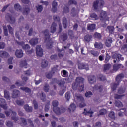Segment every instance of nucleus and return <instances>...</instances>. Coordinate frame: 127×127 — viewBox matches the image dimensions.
<instances>
[{
    "instance_id": "f257e3e1",
    "label": "nucleus",
    "mask_w": 127,
    "mask_h": 127,
    "mask_svg": "<svg viewBox=\"0 0 127 127\" xmlns=\"http://www.w3.org/2000/svg\"><path fill=\"white\" fill-rule=\"evenodd\" d=\"M84 82H85V78L81 77H77L75 79L76 86V85H73V88L76 90L78 88L80 92H82V91H84Z\"/></svg>"
},
{
    "instance_id": "a18cd8bd",
    "label": "nucleus",
    "mask_w": 127,
    "mask_h": 127,
    "mask_svg": "<svg viewBox=\"0 0 127 127\" xmlns=\"http://www.w3.org/2000/svg\"><path fill=\"white\" fill-rule=\"evenodd\" d=\"M126 91V88L125 87H121L118 89V94H124L125 91Z\"/></svg>"
},
{
    "instance_id": "f3484780",
    "label": "nucleus",
    "mask_w": 127,
    "mask_h": 127,
    "mask_svg": "<svg viewBox=\"0 0 127 127\" xmlns=\"http://www.w3.org/2000/svg\"><path fill=\"white\" fill-rule=\"evenodd\" d=\"M100 17L101 20H106V18L107 17V13L106 11H101Z\"/></svg>"
},
{
    "instance_id": "e433bc0d",
    "label": "nucleus",
    "mask_w": 127,
    "mask_h": 127,
    "mask_svg": "<svg viewBox=\"0 0 127 127\" xmlns=\"http://www.w3.org/2000/svg\"><path fill=\"white\" fill-rule=\"evenodd\" d=\"M57 83L60 87H64V85H65V81H64V80H60L57 81Z\"/></svg>"
},
{
    "instance_id": "5701e85b",
    "label": "nucleus",
    "mask_w": 127,
    "mask_h": 127,
    "mask_svg": "<svg viewBox=\"0 0 127 127\" xmlns=\"http://www.w3.org/2000/svg\"><path fill=\"white\" fill-rule=\"evenodd\" d=\"M68 34L70 39H74L76 37L74 34V32L72 30H68Z\"/></svg>"
},
{
    "instance_id": "1a4fd4ad",
    "label": "nucleus",
    "mask_w": 127,
    "mask_h": 127,
    "mask_svg": "<svg viewBox=\"0 0 127 127\" xmlns=\"http://www.w3.org/2000/svg\"><path fill=\"white\" fill-rule=\"evenodd\" d=\"M19 97H20V91L18 90H13L11 98H12V99H16V98H19Z\"/></svg>"
},
{
    "instance_id": "58836bf2",
    "label": "nucleus",
    "mask_w": 127,
    "mask_h": 127,
    "mask_svg": "<svg viewBox=\"0 0 127 127\" xmlns=\"http://www.w3.org/2000/svg\"><path fill=\"white\" fill-rule=\"evenodd\" d=\"M15 84V85H17L18 87H20L21 86H24L26 83L22 81L21 82L20 80H17Z\"/></svg>"
},
{
    "instance_id": "6e6d98bb",
    "label": "nucleus",
    "mask_w": 127,
    "mask_h": 127,
    "mask_svg": "<svg viewBox=\"0 0 127 127\" xmlns=\"http://www.w3.org/2000/svg\"><path fill=\"white\" fill-rule=\"evenodd\" d=\"M90 53L92 54V55H93V56H99V52L97 51H94V50H91L90 51Z\"/></svg>"
},
{
    "instance_id": "a19ab883",
    "label": "nucleus",
    "mask_w": 127,
    "mask_h": 127,
    "mask_svg": "<svg viewBox=\"0 0 127 127\" xmlns=\"http://www.w3.org/2000/svg\"><path fill=\"white\" fill-rule=\"evenodd\" d=\"M65 81H66L67 83L73 82V75H72V74H69L68 77L65 79Z\"/></svg>"
},
{
    "instance_id": "c9c22d12",
    "label": "nucleus",
    "mask_w": 127,
    "mask_h": 127,
    "mask_svg": "<svg viewBox=\"0 0 127 127\" xmlns=\"http://www.w3.org/2000/svg\"><path fill=\"white\" fill-rule=\"evenodd\" d=\"M4 93L5 99H7V100H10V94H9V92L7 91V90H4Z\"/></svg>"
},
{
    "instance_id": "338daca9",
    "label": "nucleus",
    "mask_w": 127,
    "mask_h": 127,
    "mask_svg": "<svg viewBox=\"0 0 127 127\" xmlns=\"http://www.w3.org/2000/svg\"><path fill=\"white\" fill-rule=\"evenodd\" d=\"M85 96L87 98H90L91 96H93V93L91 91H88L85 93Z\"/></svg>"
},
{
    "instance_id": "39448f33",
    "label": "nucleus",
    "mask_w": 127,
    "mask_h": 127,
    "mask_svg": "<svg viewBox=\"0 0 127 127\" xmlns=\"http://www.w3.org/2000/svg\"><path fill=\"white\" fill-rule=\"evenodd\" d=\"M88 83L93 85L97 82V78L95 75H89L87 77Z\"/></svg>"
},
{
    "instance_id": "6e6552de",
    "label": "nucleus",
    "mask_w": 127,
    "mask_h": 127,
    "mask_svg": "<svg viewBox=\"0 0 127 127\" xmlns=\"http://www.w3.org/2000/svg\"><path fill=\"white\" fill-rule=\"evenodd\" d=\"M15 55L17 58H22L23 57V51L21 49H17L15 52Z\"/></svg>"
},
{
    "instance_id": "cd10ccee",
    "label": "nucleus",
    "mask_w": 127,
    "mask_h": 127,
    "mask_svg": "<svg viewBox=\"0 0 127 127\" xmlns=\"http://www.w3.org/2000/svg\"><path fill=\"white\" fill-rule=\"evenodd\" d=\"M92 38H93L92 35L87 34L84 36V40L86 41V42H90Z\"/></svg>"
},
{
    "instance_id": "2f4dec72",
    "label": "nucleus",
    "mask_w": 127,
    "mask_h": 127,
    "mask_svg": "<svg viewBox=\"0 0 127 127\" xmlns=\"http://www.w3.org/2000/svg\"><path fill=\"white\" fill-rule=\"evenodd\" d=\"M114 104L115 106L118 108H122L123 107V103L120 101L115 100Z\"/></svg>"
},
{
    "instance_id": "3c124183",
    "label": "nucleus",
    "mask_w": 127,
    "mask_h": 127,
    "mask_svg": "<svg viewBox=\"0 0 127 127\" xmlns=\"http://www.w3.org/2000/svg\"><path fill=\"white\" fill-rule=\"evenodd\" d=\"M94 90H99V92H101L102 90H103V86L100 85L98 86V85H95L93 87Z\"/></svg>"
},
{
    "instance_id": "423d86ee",
    "label": "nucleus",
    "mask_w": 127,
    "mask_h": 127,
    "mask_svg": "<svg viewBox=\"0 0 127 127\" xmlns=\"http://www.w3.org/2000/svg\"><path fill=\"white\" fill-rule=\"evenodd\" d=\"M5 18L7 21L10 23H14L15 22V19L12 17V15L9 13H7L5 15Z\"/></svg>"
},
{
    "instance_id": "052dcab7",
    "label": "nucleus",
    "mask_w": 127,
    "mask_h": 127,
    "mask_svg": "<svg viewBox=\"0 0 127 127\" xmlns=\"http://www.w3.org/2000/svg\"><path fill=\"white\" fill-rule=\"evenodd\" d=\"M68 4L69 5H71L72 4H74V5H77V1L75 0H70L68 1Z\"/></svg>"
},
{
    "instance_id": "4d7b16f0",
    "label": "nucleus",
    "mask_w": 127,
    "mask_h": 127,
    "mask_svg": "<svg viewBox=\"0 0 127 127\" xmlns=\"http://www.w3.org/2000/svg\"><path fill=\"white\" fill-rule=\"evenodd\" d=\"M59 71V69H58V66L56 65L54 66V67L52 69L51 72L53 73V74H54L55 72H58Z\"/></svg>"
},
{
    "instance_id": "9b49d317",
    "label": "nucleus",
    "mask_w": 127,
    "mask_h": 127,
    "mask_svg": "<svg viewBox=\"0 0 127 127\" xmlns=\"http://www.w3.org/2000/svg\"><path fill=\"white\" fill-rule=\"evenodd\" d=\"M0 106L1 107V108H3L4 110L7 109V106H6V102L5 101V99L3 98L0 99Z\"/></svg>"
},
{
    "instance_id": "72a5a7b5",
    "label": "nucleus",
    "mask_w": 127,
    "mask_h": 127,
    "mask_svg": "<svg viewBox=\"0 0 127 127\" xmlns=\"http://www.w3.org/2000/svg\"><path fill=\"white\" fill-rule=\"evenodd\" d=\"M48 66V62L46 60H43L42 62L41 67L42 68H46Z\"/></svg>"
},
{
    "instance_id": "4c0bfd02",
    "label": "nucleus",
    "mask_w": 127,
    "mask_h": 127,
    "mask_svg": "<svg viewBox=\"0 0 127 127\" xmlns=\"http://www.w3.org/2000/svg\"><path fill=\"white\" fill-rule=\"evenodd\" d=\"M68 110H69V112H71V111L74 112V111L76 110V105L74 103H72L71 104H70V107L68 108Z\"/></svg>"
},
{
    "instance_id": "69168bd1",
    "label": "nucleus",
    "mask_w": 127,
    "mask_h": 127,
    "mask_svg": "<svg viewBox=\"0 0 127 127\" xmlns=\"http://www.w3.org/2000/svg\"><path fill=\"white\" fill-rule=\"evenodd\" d=\"M90 17L92 18H94L95 20H98L99 19V17L95 13H92L90 14Z\"/></svg>"
},
{
    "instance_id": "7ed1b4c3",
    "label": "nucleus",
    "mask_w": 127,
    "mask_h": 127,
    "mask_svg": "<svg viewBox=\"0 0 127 127\" xmlns=\"http://www.w3.org/2000/svg\"><path fill=\"white\" fill-rule=\"evenodd\" d=\"M18 43L19 44V45H21V46H22L23 49L25 50L27 54H31V53H33V52H34V50H33V49H31V50H30V46H29V45L28 44L24 45V43L23 42H18Z\"/></svg>"
},
{
    "instance_id": "20e7f679",
    "label": "nucleus",
    "mask_w": 127,
    "mask_h": 127,
    "mask_svg": "<svg viewBox=\"0 0 127 127\" xmlns=\"http://www.w3.org/2000/svg\"><path fill=\"white\" fill-rule=\"evenodd\" d=\"M105 1L103 0H96L93 3V7L95 10L101 9L104 6Z\"/></svg>"
},
{
    "instance_id": "a878e982",
    "label": "nucleus",
    "mask_w": 127,
    "mask_h": 127,
    "mask_svg": "<svg viewBox=\"0 0 127 127\" xmlns=\"http://www.w3.org/2000/svg\"><path fill=\"white\" fill-rule=\"evenodd\" d=\"M56 26L57 25L55 23H53L51 27V33H54L56 31Z\"/></svg>"
},
{
    "instance_id": "8fccbe9b",
    "label": "nucleus",
    "mask_w": 127,
    "mask_h": 127,
    "mask_svg": "<svg viewBox=\"0 0 127 127\" xmlns=\"http://www.w3.org/2000/svg\"><path fill=\"white\" fill-rule=\"evenodd\" d=\"M111 67H112V65H111V64H106L104 65V71H107L108 70H110V69L111 68Z\"/></svg>"
},
{
    "instance_id": "09e8293b",
    "label": "nucleus",
    "mask_w": 127,
    "mask_h": 127,
    "mask_svg": "<svg viewBox=\"0 0 127 127\" xmlns=\"http://www.w3.org/2000/svg\"><path fill=\"white\" fill-rule=\"evenodd\" d=\"M40 97L41 100H42L43 102H45L46 100L45 98H46V96L45 95V94L43 93V92H42L40 94Z\"/></svg>"
},
{
    "instance_id": "b1692460",
    "label": "nucleus",
    "mask_w": 127,
    "mask_h": 127,
    "mask_svg": "<svg viewBox=\"0 0 127 127\" xmlns=\"http://www.w3.org/2000/svg\"><path fill=\"white\" fill-rule=\"evenodd\" d=\"M30 11V9L28 6H25V8H24V9L23 10L22 13L23 15H27L29 13Z\"/></svg>"
},
{
    "instance_id": "ea45409f",
    "label": "nucleus",
    "mask_w": 127,
    "mask_h": 127,
    "mask_svg": "<svg viewBox=\"0 0 127 127\" xmlns=\"http://www.w3.org/2000/svg\"><path fill=\"white\" fill-rule=\"evenodd\" d=\"M53 45V43L52 42V41L50 40L47 43L46 47L48 49H50V48H52Z\"/></svg>"
},
{
    "instance_id": "bb28decb",
    "label": "nucleus",
    "mask_w": 127,
    "mask_h": 127,
    "mask_svg": "<svg viewBox=\"0 0 127 127\" xmlns=\"http://www.w3.org/2000/svg\"><path fill=\"white\" fill-rule=\"evenodd\" d=\"M24 109L25 110L26 112H27L28 113H31V112H32V107L29 106L27 104L24 106Z\"/></svg>"
},
{
    "instance_id": "5fc2aeb1",
    "label": "nucleus",
    "mask_w": 127,
    "mask_h": 127,
    "mask_svg": "<svg viewBox=\"0 0 127 127\" xmlns=\"http://www.w3.org/2000/svg\"><path fill=\"white\" fill-rule=\"evenodd\" d=\"M84 112H83V114H84V115H85V116L87 115V114H94V112H93V111L91 110H89V111H87V109H84Z\"/></svg>"
},
{
    "instance_id": "4468645a",
    "label": "nucleus",
    "mask_w": 127,
    "mask_h": 127,
    "mask_svg": "<svg viewBox=\"0 0 127 127\" xmlns=\"http://www.w3.org/2000/svg\"><path fill=\"white\" fill-rule=\"evenodd\" d=\"M79 13V10L76 9L75 7H73L71 9L70 14L72 17H75L78 15Z\"/></svg>"
},
{
    "instance_id": "bf43d9fd",
    "label": "nucleus",
    "mask_w": 127,
    "mask_h": 127,
    "mask_svg": "<svg viewBox=\"0 0 127 127\" xmlns=\"http://www.w3.org/2000/svg\"><path fill=\"white\" fill-rule=\"evenodd\" d=\"M6 125L8 127H13V122L11 121H8L6 122Z\"/></svg>"
},
{
    "instance_id": "412c9836",
    "label": "nucleus",
    "mask_w": 127,
    "mask_h": 127,
    "mask_svg": "<svg viewBox=\"0 0 127 127\" xmlns=\"http://www.w3.org/2000/svg\"><path fill=\"white\" fill-rule=\"evenodd\" d=\"M112 42H113V40L112 38H108L106 40V42H105L106 46L107 47H110Z\"/></svg>"
},
{
    "instance_id": "f8f14e48",
    "label": "nucleus",
    "mask_w": 127,
    "mask_h": 127,
    "mask_svg": "<svg viewBox=\"0 0 127 127\" xmlns=\"http://www.w3.org/2000/svg\"><path fill=\"white\" fill-rule=\"evenodd\" d=\"M75 98L79 103H84L85 102V99L83 97L81 94H75Z\"/></svg>"
},
{
    "instance_id": "37998d69",
    "label": "nucleus",
    "mask_w": 127,
    "mask_h": 127,
    "mask_svg": "<svg viewBox=\"0 0 127 127\" xmlns=\"http://www.w3.org/2000/svg\"><path fill=\"white\" fill-rule=\"evenodd\" d=\"M107 113V110L105 109H101L99 112V114H98V117H100V116H103L105 115Z\"/></svg>"
},
{
    "instance_id": "680f3d73",
    "label": "nucleus",
    "mask_w": 127,
    "mask_h": 127,
    "mask_svg": "<svg viewBox=\"0 0 127 127\" xmlns=\"http://www.w3.org/2000/svg\"><path fill=\"white\" fill-rule=\"evenodd\" d=\"M52 105L53 107H54V108H55V107H57V106H58V105H59L58 101H57L56 100H53L52 102Z\"/></svg>"
},
{
    "instance_id": "0e129e2a",
    "label": "nucleus",
    "mask_w": 127,
    "mask_h": 127,
    "mask_svg": "<svg viewBox=\"0 0 127 127\" xmlns=\"http://www.w3.org/2000/svg\"><path fill=\"white\" fill-rule=\"evenodd\" d=\"M44 35L47 37L46 39H49V38L50 37V35H49V31L48 30H45L44 32Z\"/></svg>"
},
{
    "instance_id": "49530a36",
    "label": "nucleus",
    "mask_w": 127,
    "mask_h": 127,
    "mask_svg": "<svg viewBox=\"0 0 127 127\" xmlns=\"http://www.w3.org/2000/svg\"><path fill=\"white\" fill-rule=\"evenodd\" d=\"M16 103L18 106H23L24 105V101L23 100H17L16 101Z\"/></svg>"
},
{
    "instance_id": "aec40b11",
    "label": "nucleus",
    "mask_w": 127,
    "mask_h": 127,
    "mask_svg": "<svg viewBox=\"0 0 127 127\" xmlns=\"http://www.w3.org/2000/svg\"><path fill=\"white\" fill-rule=\"evenodd\" d=\"M106 30L109 32L110 34H114L115 28L113 26H108Z\"/></svg>"
},
{
    "instance_id": "9d476101",
    "label": "nucleus",
    "mask_w": 127,
    "mask_h": 127,
    "mask_svg": "<svg viewBox=\"0 0 127 127\" xmlns=\"http://www.w3.org/2000/svg\"><path fill=\"white\" fill-rule=\"evenodd\" d=\"M36 54L37 56H42L43 55V49L41 48V47L39 45H37L36 47Z\"/></svg>"
},
{
    "instance_id": "79ce46f5",
    "label": "nucleus",
    "mask_w": 127,
    "mask_h": 127,
    "mask_svg": "<svg viewBox=\"0 0 127 127\" xmlns=\"http://www.w3.org/2000/svg\"><path fill=\"white\" fill-rule=\"evenodd\" d=\"M7 27L10 34L13 35V31H14L13 28H12L10 25H7Z\"/></svg>"
},
{
    "instance_id": "de8ad7c7",
    "label": "nucleus",
    "mask_w": 127,
    "mask_h": 127,
    "mask_svg": "<svg viewBox=\"0 0 127 127\" xmlns=\"http://www.w3.org/2000/svg\"><path fill=\"white\" fill-rule=\"evenodd\" d=\"M14 7L17 11H21V6L19 4H15L14 6Z\"/></svg>"
},
{
    "instance_id": "a211bd4d",
    "label": "nucleus",
    "mask_w": 127,
    "mask_h": 127,
    "mask_svg": "<svg viewBox=\"0 0 127 127\" xmlns=\"http://www.w3.org/2000/svg\"><path fill=\"white\" fill-rule=\"evenodd\" d=\"M29 43L31 45H33V46L36 45V44L38 43V38H32L29 41Z\"/></svg>"
},
{
    "instance_id": "13d9d810",
    "label": "nucleus",
    "mask_w": 127,
    "mask_h": 127,
    "mask_svg": "<svg viewBox=\"0 0 127 127\" xmlns=\"http://www.w3.org/2000/svg\"><path fill=\"white\" fill-rule=\"evenodd\" d=\"M52 76H53V73L52 71L46 74V77L47 79H51V78H52Z\"/></svg>"
},
{
    "instance_id": "f03ea898",
    "label": "nucleus",
    "mask_w": 127,
    "mask_h": 127,
    "mask_svg": "<svg viewBox=\"0 0 127 127\" xmlns=\"http://www.w3.org/2000/svg\"><path fill=\"white\" fill-rule=\"evenodd\" d=\"M124 78V74H120L117 76L116 78V82L111 84V90L112 91H116L118 88V86L120 85L121 80Z\"/></svg>"
},
{
    "instance_id": "c756f323",
    "label": "nucleus",
    "mask_w": 127,
    "mask_h": 127,
    "mask_svg": "<svg viewBox=\"0 0 127 127\" xmlns=\"http://www.w3.org/2000/svg\"><path fill=\"white\" fill-rule=\"evenodd\" d=\"M120 68H123V65L121 64H115L113 65V70L115 71V72H117L118 69H120Z\"/></svg>"
},
{
    "instance_id": "dca6fc26",
    "label": "nucleus",
    "mask_w": 127,
    "mask_h": 127,
    "mask_svg": "<svg viewBox=\"0 0 127 127\" xmlns=\"http://www.w3.org/2000/svg\"><path fill=\"white\" fill-rule=\"evenodd\" d=\"M19 66L20 68H23V67H25V68H27L26 66H27V62L26 60H24L20 61Z\"/></svg>"
},
{
    "instance_id": "c85d7f7f",
    "label": "nucleus",
    "mask_w": 127,
    "mask_h": 127,
    "mask_svg": "<svg viewBox=\"0 0 127 127\" xmlns=\"http://www.w3.org/2000/svg\"><path fill=\"white\" fill-rule=\"evenodd\" d=\"M62 21L64 28H67V26L68 25V20L67 19L66 17H64V18H63Z\"/></svg>"
},
{
    "instance_id": "ddd939ff",
    "label": "nucleus",
    "mask_w": 127,
    "mask_h": 127,
    "mask_svg": "<svg viewBox=\"0 0 127 127\" xmlns=\"http://www.w3.org/2000/svg\"><path fill=\"white\" fill-rule=\"evenodd\" d=\"M9 56V54L8 52L5 51H0V57L1 58H7Z\"/></svg>"
},
{
    "instance_id": "7c9ffc66",
    "label": "nucleus",
    "mask_w": 127,
    "mask_h": 127,
    "mask_svg": "<svg viewBox=\"0 0 127 127\" xmlns=\"http://www.w3.org/2000/svg\"><path fill=\"white\" fill-rule=\"evenodd\" d=\"M87 29L88 30H91V31L93 30H95V29H96V24H91L88 25L87 26Z\"/></svg>"
},
{
    "instance_id": "2eb2a0df",
    "label": "nucleus",
    "mask_w": 127,
    "mask_h": 127,
    "mask_svg": "<svg viewBox=\"0 0 127 127\" xmlns=\"http://www.w3.org/2000/svg\"><path fill=\"white\" fill-rule=\"evenodd\" d=\"M78 67L79 70H83L84 69H85V70H86V71H88L89 70V67L88 66H86L83 63H79L78 64Z\"/></svg>"
},
{
    "instance_id": "f704fd0d",
    "label": "nucleus",
    "mask_w": 127,
    "mask_h": 127,
    "mask_svg": "<svg viewBox=\"0 0 127 127\" xmlns=\"http://www.w3.org/2000/svg\"><path fill=\"white\" fill-rule=\"evenodd\" d=\"M49 88H50L49 84H48V83H45L44 84V86L43 87L44 91L46 93L49 92Z\"/></svg>"
},
{
    "instance_id": "393cba45",
    "label": "nucleus",
    "mask_w": 127,
    "mask_h": 127,
    "mask_svg": "<svg viewBox=\"0 0 127 127\" xmlns=\"http://www.w3.org/2000/svg\"><path fill=\"white\" fill-rule=\"evenodd\" d=\"M20 90H22V91H24V92L28 93V94H31V89L27 87H21Z\"/></svg>"
},
{
    "instance_id": "473e14b6",
    "label": "nucleus",
    "mask_w": 127,
    "mask_h": 127,
    "mask_svg": "<svg viewBox=\"0 0 127 127\" xmlns=\"http://www.w3.org/2000/svg\"><path fill=\"white\" fill-rule=\"evenodd\" d=\"M54 112L56 114V115H61V109L59 107H56L54 108Z\"/></svg>"
},
{
    "instance_id": "6ab92c4d",
    "label": "nucleus",
    "mask_w": 127,
    "mask_h": 127,
    "mask_svg": "<svg viewBox=\"0 0 127 127\" xmlns=\"http://www.w3.org/2000/svg\"><path fill=\"white\" fill-rule=\"evenodd\" d=\"M59 39L60 41H65V40H67V39H68V35H67V34L66 33L61 35L60 36Z\"/></svg>"
},
{
    "instance_id": "4be33fe9",
    "label": "nucleus",
    "mask_w": 127,
    "mask_h": 127,
    "mask_svg": "<svg viewBox=\"0 0 127 127\" xmlns=\"http://www.w3.org/2000/svg\"><path fill=\"white\" fill-rule=\"evenodd\" d=\"M94 47L95 48H97L98 49H102V48H103L104 45L103 44H102V43L100 42V43H98L97 42H96L94 43Z\"/></svg>"
},
{
    "instance_id": "774afa93",
    "label": "nucleus",
    "mask_w": 127,
    "mask_h": 127,
    "mask_svg": "<svg viewBox=\"0 0 127 127\" xmlns=\"http://www.w3.org/2000/svg\"><path fill=\"white\" fill-rule=\"evenodd\" d=\"M27 121L29 124H30V127H34V124H33V121L31 120V119H28Z\"/></svg>"
},
{
    "instance_id": "c03bdc74",
    "label": "nucleus",
    "mask_w": 127,
    "mask_h": 127,
    "mask_svg": "<svg viewBox=\"0 0 127 127\" xmlns=\"http://www.w3.org/2000/svg\"><path fill=\"white\" fill-rule=\"evenodd\" d=\"M36 8L38 13L42 12V10H43V7L42 5H38L36 6Z\"/></svg>"
},
{
    "instance_id": "e2e57ef3",
    "label": "nucleus",
    "mask_w": 127,
    "mask_h": 127,
    "mask_svg": "<svg viewBox=\"0 0 127 127\" xmlns=\"http://www.w3.org/2000/svg\"><path fill=\"white\" fill-rule=\"evenodd\" d=\"M109 118H111L112 120H115V112L111 111L109 114Z\"/></svg>"
},
{
    "instance_id": "864d4df0",
    "label": "nucleus",
    "mask_w": 127,
    "mask_h": 127,
    "mask_svg": "<svg viewBox=\"0 0 127 127\" xmlns=\"http://www.w3.org/2000/svg\"><path fill=\"white\" fill-rule=\"evenodd\" d=\"M65 99L67 101H69L70 99H71V93L70 92H67L65 94Z\"/></svg>"
},
{
    "instance_id": "603ef678",
    "label": "nucleus",
    "mask_w": 127,
    "mask_h": 127,
    "mask_svg": "<svg viewBox=\"0 0 127 127\" xmlns=\"http://www.w3.org/2000/svg\"><path fill=\"white\" fill-rule=\"evenodd\" d=\"M123 97H125V95L123 94V95H120L117 94H115L114 96V99H122Z\"/></svg>"
},
{
    "instance_id": "0eeeda50",
    "label": "nucleus",
    "mask_w": 127,
    "mask_h": 127,
    "mask_svg": "<svg viewBox=\"0 0 127 127\" xmlns=\"http://www.w3.org/2000/svg\"><path fill=\"white\" fill-rule=\"evenodd\" d=\"M112 58L114 59L113 62L114 63H116L117 61V62H119L120 60H121V58H122V55L120 54H114L112 56Z\"/></svg>"
}]
</instances>
